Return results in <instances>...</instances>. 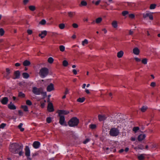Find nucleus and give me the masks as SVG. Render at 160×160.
Wrapping results in <instances>:
<instances>
[{
  "instance_id": "f257e3e1",
  "label": "nucleus",
  "mask_w": 160,
  "mask_h": 160,
  "mask_svg": "<svg viewBox=\"0 0 160 160\" xmlns=\"http://www.w3.org/2000/svg\"><path fill=\"white\" fill-rule=\"evenodd\" d=\"M23 146L21 144L17 143H13L10 146V151L13 153H18L20 150H22Z\"/></svg>"
},
{
  "instance_id": "f03ea898",
  "label": "nucleus",
  "mask_w": 160,
  "mask_h": 160,
  "mask_svg": "<svg viewBox=\"0 0 160 160\" xmlns=\"http://www.w3.org/2000/svg\"><path fill=\"white\" fill-rule=\"evenodd\" d=\"M57 113H58V116L60 118L59 123L61 125H63L65 123V117L63 115L68 114L69 113V112L65 110H60L58 111Z\"/></svg>"
},
{
  "instance_id": "7ed1b4c3",
  "label": "nucleus",
  "mask_w": 160,
  "mask_h": 160,
  "mask_svg": "<svg viewBox=\"0 0 160 160\" xmlns=\"http://www.w3.org/2000/svg\"><path fill=\"white\" fill-rule=\"evenodd\" d=\"M48 69L44 67L40 70L39 74L41 78H44L48 75Z\"/></svg>"
},
{
  "instance_id": "20e7f679",
  "label": "nucleus",
  "mask_w": 160,
  "mask_h": 160,
  "mask_svg": "<svg viewBox=\"0 0 160 160\" xmlns=\"http://www.w3.org/2000/svg\"><path fill=\"white\" fill-rule=\"evenodd\" d=\"M119 129L115 128H112L109 132V135L112 137H116L119 135Z\"/></svg>"
},
{
  "instance_id": "39448f33",
  "label": "nucleus",
  "mask_w": 160,
  "mask_h": 160,
  "mask_svg": "<svg viewBox=\"0 0 160 160\" xmlns=\"http://www.w3.org/2000/svg\"><path fill=\"white\" fill-rule=\"evenodd\" d=\"M79 122V119L76 117L71 118V127H75L78 126Z\"/></svg>"
},
{
  "instance_id": "423d86ee",
  "label": "nucleus",
  "mask_w": 160,
  "mask_h": 160,
  "mask_svg": "<svg viewBox=\"0 0 160 160\" xmlns=\"http://www.w3.org/2000/svg\"><path fill=\"white\" fill-rule=\"evenodd\" d=\"M42 88H38L36 87H33L32 88V92L35 95H40L42 92Z\"/></svg>"
},
{
  "instance_id": "0eeeda50",
  "label": "nucleus",
  "mask_w": 160,
  "mask_h": 160,
  "mask_svg": "<svg viewBox=\"0 0 160 160\" xmlns=\"http://www.w3.org/2000/svg\"><path fill=\"white\" fill-rule=\"evenodd\" d=\"M98 117V120L100 122L104 121L107 118L106 116L104 114H99Z\"/></svg>"
},
{
  "instance_id": "6e6552de",
  "label": "nucleus",
  "mask_w": 160,
  "mask_h": 160,
  "mask_svg": "<svg viewBox=\"0 0 160 160\" xmlns=\"http://www.w3.org/2000/svg\"><path fill=\"white\" fill-rule=\"evenodd\" d=\"M47 109L49 112H52L54 111V109L53 104L52 103L49 102L48 106Z\"/></svg>"
},
{
  "instance_id": "1a4fd4ad",
  "label": "nucleus",
  "mask_w": 160,
  "mask_h": 160,
  "mask_svg": "<svg viewBox=\"0 0 160 160\" xmlns=\"http://www.w3.org/2000/svg\"><path fill=\"white\" fill-rule=\"evenodd\" d=\"M25 154L27 157H29L30 156V151L28 146H26L25 148Z\"/></svg>"
},
{
  "instance_id": "9d476101",
  "label": "nucleus",
  "mask_w": 160,
  "mask_h": 160,
  "mask_svg": "<svg viewBox=\"0 0 160 160\" xmlns=\"http://www.w3.org/2000/svg\"><path fill=\"white\" fill-rule=\"evenodd\" d=\"M40 143L38 141H34L32 144L33 147L35 149L38 148L40 146Z\"/></svg>"
},
{
  "instance_id": "9b49d317",
  "label": "nucleus",
  "mask_w": 160,
  "mask_h": 160,
  "mask_svg": "<svg viewBox=\"0 0 160 160\" xmlns=\"http://www.w3.org/2000/svg\"><path fill=\"white\" fill-rule=\"evenodd\" d=\"M54 89L53 84L51 83L47 86V90L48 92H51Z\"/></svg>"
},
{
  "instance_id": "f8f14e48",
  "label": "nucleus",
  "mask_w": 160,
  "mask_h": 160,
  "mask_svg": "<svg viewBox=\"0 0 160 160\" xmlns=\"http://www.w3.org/2000/svg\"><path fill=\"white\" fill-rule=\"evenodd\" d=\"M146 136V135L145 134H140L138 137V140L139 141L141 142L145 138Z\"/></svg>"
},
{
  "instance_id": "ddd939ff",
  "label": "nucleus",
  "mask_w": 160,
  "mask_h": 160,
  "mask_svg": "<svg viewBox=\"0 0 160 160\" xmlns=\"http://www.w3.org/2000/svg\"><path fill=\"white\" fill-rule=\"evenodd\" d=\"M47 34V32L46 31L44 30L41 32V33H39L38 35L39 37H40L41 38H44L45 36Z\"/></svg>"
},
{
  "instance_id": "4468645a",
  "label": "nucleus",
  "mask_w": 160,
  "mask_h": 160,
  "mask_svg": "<svg viewBox=\"0 0 160 160\" xmlns=\"http://www.w3.org/2000/svg\"><path fill=\"white\" fill-rule=\"evenodd\" d=\"M145 154H139L137 156L139 160H144L145 158Z\"/></svg>"
},
{
  "instance_id": "2eb2a0df",
  "label": "nucleus",
  "mask_w": 160,
  "mask_h": 160,
  "mask_svg": "<svg viewBox=\"0 0 160 160\" xmlns=\"http://www.w3.org/2000/svg\"><path fill=\"white\" fill-rule=\"evenodd\" d=\"M133 53L136 55H138L139 54L140 50L137 47L133 49Z\"/></svg>"
},
{
  "instance_id": "dca6fc26",
  "label": "nucleus",
  "mask_w": 160,
  "mask_h": 160,
  "mask_svg": "<svg viewBox=\"0 0 160 160\" xmlns=\"http://www.w3.org/2000/svg\"><path fill=\"white\" fill-rule=\"evenodd\" d=\"M8 100V98L7 97H4L2 99L1 102L3 104L6 105L7 103Z\"/></svg>"
},
{
  "instance_id": "f3484780",
  "label": "nucleus",
  "mask_w": 160,
  "mask_h": 160,
  "mask_svg": "<svg viewBox=\"0 0 160 160\" xmlns=\"http://www.w3.org/2000/svg\"><path fill=\"white\" fill-rule=\"evenodd\" d=\"M8 108L11 110H15L16 109V107L12 102L8 104Z\"/></svg>"
},
{
  "instance_id": "a211bd4d",
  "label": "nucleus",
  "mask_w": 160,
  "mask_h": 160,
  "mask_svg": "<svg viewBox=\"0 0 160 160\" xmlns=\"http://www.w3.org/2000/svg\"><path fill=\"white\" fill-rule=\"evenodd\" d=\"M14 75L15 77L14 78V79L19 78L20 76V72L19 71H17L14 72Z\"/></svg>"
},
{
  "instance_id": "6ab92c4d",
  "label": "nucleus",
  "mask_w": 160,
  "mask_h": 160,
  "mask_svg": "<svg viewBox=\"0 0 160 160\" xmlns=\"http://www.w3.org/2000/svg\"><path fill=\"white\" fill-rule=\"evenodd\" d=\"M148 109V107L147 106H143L140 109L141 111L143 112H146Z\"/></svg>"
},
{
  "instance_id": "aec40b11",
  "label": "nucleus",
  "mask_w": 160,
  "mask_h": 160,
  "mask_svg": "<svg viewBox=\"0 0 160 160\" xmlns=\"http://www.w3.org/2000/svg\"><path fill=\"white\" fill-rule=\"evenodd\" d=\"M124 52L122 51H120L117 53V57L118 58H122L123 56Z\"/></svg>"
},
{
  "instance_id": "412c9836",
  "label": "nucleus",
  "mask_w": 160,
  "mask_h": 160,
  "mask_svg": "<svg viewBox=\"0 0 160 160\" xmlns=\"http://www.w3.org/2000/svg\"><path fill=\"white\" fill-rule=\"evenodd\" d=\"M112 25L114 28H116L118 27V23L116 21H113L112 23Z\"/></svg>"
},
{
  "instance_id": "4be33fe9",
  "label": "nucleus",
  "mask_w": 160,
  "mask_h": 160,
  "mask_svg": "<svg viewBox=\"0 0 160 160\" xmlns=\"http://www.w3.org/2000/svg\"><path fill=\"white\" fill-rule=\"evenodd\" d=\"M30 61L28 60H26L23 62V65L25 66H28L30 65Z\"/></svg>"
},
{
  "instance_id": "5701e85b",
  "label": "nucleus",
  "mask_w": 160,
  "mask_h": 160,
  "mask_svg": "<svg viewBox=\"0 0 160 160\" xmlns=\"http://www.w3.org/2000/svg\"><path fill=\"white\" fill-rule=\"evenodd\" d=\"M22 76L24 78L27 79L29 77V75L27 72H23L22 73Z\"/></svg>"
},
{
  "instance_id": "b1692460",
  "label": "nucleus",
  "mask_w": 160,
  "mask_h": 160,
  "mask_svg": "<svg viewBox=\"0 0 160 160\" xmlns=\"http://www.w3.org/2000/svg\"><path fill=\"white\" fill-rule=\"evenodd\" d=\"M22 125L23 124L22 123H21L19 124L18 126V128L20 130V131L21 132L23 131L24 130V128H22Z\"/></svg>"
},
{
  "instance_id": "393cba45",
  "label": "nucleus",
  "mask_w": 160,
  "mask_h": 160,
  "mask_svg": "<svg viewBox=\"0 0 160 160\" xmlns=\"http://www.w3.org/2000/svg\"><path fill=\"white\" fill-rule=\"evenodd\" d=\"M87 2L85 1H82L81 2L80 4V6H87Z\"/></svg>"
},
{
  "instance_id": "a878e982",
  "label": "nucleus",
  "mask_w": 160,
  "mask_h": 160,
  "mask_svg": "<svg viewBox=\"0 0 160 160\" xmlns=\"http://www.w3.org/2000/svg\"><path fill=\"white\" fill-rule=\"evenodd\" d=\"M158 146V144L156 143H152L151 145V149H153L155 148H157Z\"/></svg>"
},
{
  "instance_id": "bb28decb",
  "label": "nucleus",
  "mask_w": 160,
  "mask_h": 160,
  "mask_svg": "<svg viewBox=\"0 0 160 160\" xmlns=\"http://www.w3.org/2000/svg\"><path fill=\"white\" fill-rule=\"evenodd\" d=\"M102 18L101 17H99V18H97L96 19L95 21H96V22L98 24V23H100L102 22Z\"/></svg>"
},
{
  "instance_id": "cd10ccee",
  "label": "nucleus",
  "mask_w": 160,
  "mask_h": 160,
  "mask_svg": "<svg viewBox=\"0 0 160 160\" xmlns=\"http://www.w3.org/2000/svg\"><path fill=\"white\" fill-rule=\"evenodd\" d=\"M85 99V98L84 97L79 98L77 99V101L80 102H82L84 101Z\"/></svg>"
},
{
  "instance_id": "c85d7f7f",
  "label": "nucleus",
  "mask_w": 160,
  "mask_h": 160,
  "mask_svg": "<svg viewBox=\"0 0 160 160\" xmlns=\"http://www.w3.org/2000/svg\"><path fill=\"white\" fill-rule=\"evenodd\" d=\"M21 107L24 111L27 112L28 111V108L27 106L26 105H22Z\"/></svg>"
},
{
  "instance_id": "c756f323",
  "label": "nucleus",
  "mask_w": 160,
  "mask_h": 160,
  "mask_svg": "<svg viewBox=\"0 0 160 160\" xmlns=\"http://www.w3.org/2000/svg\"><path fill=\"white\" fill-rule=\"evenodd\" d=\"M29 8L31 11H33L36 9V7L34 6L31 5L29 7Z\"/></svg>"
},
{
  "instance_id": "7c9ffc66",
  "label": "nucleus",
  "mask_w": 160,
  "mask_h": 160,
  "mask_svg": "<svg viewBox=\"0 0 160 160\" xmlns=\"http://www.w3.org/2000/svg\"><path fill=\"white\" fill-rule=\"evenodd\" d=\"M139 129V128L138 127H134L132 129V131L134 133H136L137 132Z\"/></svg>"
},
{
  "instance_id": "2f4dec72",
  "label": "nucleus",
  "mask_w": 160,
  "mask_h": 160,
  "mask_svg": "<svg viewBox=\"0 0 160 160\" xmlns=\"http://www.w3.org/2000/svg\"><path fill=\"white\" fill-rule=\"evenodd\" d=\"M88 43V40L85 39L84 41H82V45L83 46H84L85 45H87Z\"/></svg>"
},
{
  "instance_id": "473e14b6",
  "label": "nucleus",
  "mask_w": 160,
  "mask_h": 160,
  "mask_svg": "<svg viewBox=\"0 0 160 160\" xmlns=\"http://www.w3.org/2000/svg\"><path fill=\"white\" fill-rule=\"evenodd\" d=\"M148 60L147 58H143L142 60V62L144 64H146L147 63Z\"/></svg>"
},
{
  "instance_id": "72a5a7b5",
  "label": "nucleus",
  "mask_w": 160,
  "mask_h": 160,
  "mask_svg": "<svg viewBox=\"0 0 160 160\" xmlns=\"http://www.w3.org/2000/svg\"><path fill=\"white\" fill-rule=\"evenodd\" d=\"M54 61L52 57H49L48 59V62L50 63H52Z\"/></svg>"
},
{
  "instance_id": "f704fd0d",
  "label": "nucleus",
  "mask_w": 160,
  "mask_h": 160,
  "mask_svg": "<svg viewBox=\"0 0 160 160\" xmlns=\"http://www.w3.org/2000/svg\"><path fill=\"white\" fill-rule=\"evenodd\" d=\"M156 5L155 4H151L150 7V8L151 9H154L155 8Z\"/></svg>"
},
{
  "instance_id": "c9c22d12",
  "label": "nucleus",
  "mask_w": 160,
  "mask_h": 160,
  "mask_svg": "<svg viewBox=\"0 0 160 160\" xmlns=\"http://www.w3.org/2000/svg\"><path fill=\"white\" fill-rule=\"evenodd\" d=\"M65 47L63 45H60L59 46L60 50L61 52H63L65 50Z\"/></svg>"
},
{
  "instance_id": "e433bc0d",
  "label": "nucleus",
  "mask_w": 160,
  "mask_h": 160,
  "mask_svg": "<svg viewBox=\"0 0 160 160\" xmlns=\"http://www.w3.org/2000/svg\"><path fill=\"white\" fill-rule=\"evenodd\" d=\"M26 104L29 106H31L32 104V103L31 101L29 100H28L26 101Z\"/></svg>"
},
{
  "instance_id": "4c0bfd02",
  "label": "nucleus",
  "mask_w": 160,
  "mask_h": 160,
  "mask_svg": "<svg viewBox=\"0 0 160 160\" xmlns=\"http://www.w3.org/2000/svg\"><path fill=\"white\" fill-rule=\"evenodd\" d=\"M18 96L24 98L25 97V95L24 93H22V92H19L18 93Z\"/></svg>"
},
{
  "instance_id": "58836bf2",
  "label": "nucleus",
  "mask_w": 160,
  "mask_h": 160,
  "mask_svg": "<svg viewBox=\"0 0 160 160\" xmlns=\"http://www.w3.org/2000/svg\"><path fill=\"white\" fill-rule=\"evenodd\" d=\"M51 118L50 117H48L46 118L47 122L48 123H51Z\"/></svg>"
},
{
  "instance_id": "ea45409f",
  "label": "nucleus",
  "mask_w": 160,
  "mask_h": 160,
  "mask_svg": "<svg viewBox=\"0 0 160 160\" xmlns=\"http://www.w3.org/2000/svg\"><path fill=\"white\" fill-rule=\"evenodd\" d=\"M68 64V62L66 60H64L63 62V65L64 67H66Z\"/></svg>"
},
{
  "instance_id": "a19ab883",
  "label": "nucleus",
  "mask_w": 160,
  "mask_h": 160,
  "mask_svg": "<svg viewBox=\"0 0 160 160\" xmlns=\"http://www.w3.org/2000/svg\"><path fill=\"white\" fill-rule=\"evenodd\" d=\"M128 13L129 12L128 11H124L122 12V14L123 16H125L126 15L128 14Z\"/></svg>"
},
{
  "instance_id": "79ce46f5",
  "label": "nucleus",
  "mask_w": 160,
  "mask_h": 160,
  "mask_svg": "<svg viewBox=\"0 0 160 160\" xmlns=\"http://www.w3.org/2000/svg\"><path fill=\"white\" fill-rule=\"evenodd\" d=\"M59 28L61 29H63L65 27V25L63 23H61L59 25Z\"/></svg>"
},
{
  "instance_id": "37998d69",
  "label": "nucleus",
  "mask_w": 160,
  "mask_h": 160,
  "mask_svg": "<svg viewBox=\"0 0 160 160\" xmlns=\"http://www.w3.org/2000/svg\"><path fill=\"white\" fill-rule=\"evenodd\" d=\"M4 33V31L3 29L1 28L0 29V34L1 36H2Z\"/></svg>"
},
{
  "instance_id": "c03bdc74",
  "label": "nucleus",
  "mask_w": 160,
  "mask_h": 160,
  "mask_svg": "<svg viewBox=\"0 0 160 160\" xmlns=\"http://www.w3.org/2000/svg\"><path fill=\"white\" fill-rule=\"evenodd\" d=\"M90 127L92 129H94L96 128V126L95 124H91L90 125Z\"/></svg>"
},
{
  "instance_id": "a18cd8bd",
  "label": "nucleus",
  "mask_w": 160,
  "mask_h": 160,
  "mask_svg": "<svg viewBox=\"0 0 160 160\" xmlns=\"http://www.w3.org/2000/svg\"><path fill=\"white\" fill-rule=\"evenodd\" d=\"M46 23V21L44 19L42 20L40 22V23L42 25H44Z\"/></svg>"
},
{
  "instance_id": "49530a36",
  "label": "nucleus",
  "mask_w": 160,
  "mask_h": 160,
  "mask_svg": "<svg viewBox=\"0 0 160 160\" xmlns=\"http://www.w3.org/2000/svg\"><path fill=\"white\" fill-rule=\"evenodd\" d=\"M150 14V13H147L146 14H143V17L144 18H145L147 17H148L149 16V15Z\"/></svg>"
},
{
  "instance_id": "de8ad7c7",
  "label": "nucleus",
  "mask_w": 160,
  "mask_h": 160,
  "mask_svg": "<svg viewBox=\"0 0 160 160\" xmlns=\"http://www.w3.org/2000/svg\"><path fill=\"white\" fill-rule=\"evenodd\" d=\"M6 72H7V74L8 76L9 75L10 73V70L8 68H6Z\"/></svg>"
},
{
  "instance_id": "09e8293b",
  "label": "nucleus",
  "mask_w": 160,
  "mask_h": 160,
  "mask_svg": "<svg viewBox=\"0 0 160 160\" xmlns=\"http://www.w3.org/2000/svg\"><path fill=\"white\" fill-rule=\"evenodd\" d=\"M6 126V124L4 123H2L0 125V128H4L5 126Z\"/></svg>"
},
{
  "instance_id": "8fccbe9b",
  "label": "nucleus",
  "mask_w": 160,
  "mask_h": 160,
  "mask_svg": "<svg viewBox=\"0 0 160 160\" xmlns=\"http://www.w3.org/2000/svg\"><path fill=\"white\" fill-rule=\"evenodd\" d=\"M72 72L75 75H76L77 74V71L76 69H72Z\"/></svg>"
},
{
  "instance_id": "3c124183",
  "label": "nucleus",
  "mask_w": 160,
  "mask_h": 160,
  "mask_svg": "<svg viewBox=\"0 0 160 160\" xmlns=\"http://www.w3.org/2000/svg\"><path fill=\"white\" fill-rule=\"evenodd\" d=\"M90 140V139L89 138H88L86 139L85 141H83V143L84 144H86L88 142H89Z\"/></svg>"
},
{
  "instance_id": "603ef678",
  "label": "nucleus",
  "mask_w": 160,
  "mask_h": 160,
  "mask_svg": "<svg viewBox=\"0 0 160 160\" xmlns=\"http://www.w3.org/2000/svg\"><path fill=\"white\" fill-rule=\"evenodd\" d=\"M156 86V83L154 82H152L150 84V86L152 87H155Z\"/></svg>"
},
{
  "instance_id": "864d4df0",
  "label": "nucleus",
  "mask_w": 160,
  "mask_h": 160,
  "mask_svg": "<svg viewBox=\"0 0 160 160\" xmlns=\"http://www.w3.org/2000/svg\"><path fill=\"white\" fill-rule=\"evenodd\" d=\"M72 27L74 28H77L78 27V25L76 23H74L72 24Z\"/></svg>"
},
{
  "instance_id": "5fc2aeb1",
  "label": "nucleus",
  "mask_w": 160,
  "mask_h": 160,
  "mask_svg": "<svg viewBox=\"0 0 160 160\" xmlns=\"http://www.w3.org/2000/svg\"><path fill=\"white\" fill-rule=\"evenodd\" d=\"M55 6L56 7V8L58 9H60L61 8L60 6L59 5V4L58 3L56 4Z\"/></svg>"
},
{
  "instance_id": "6e6d98bb",
  "label": "nucleus",
  "mask_w": 160,
  "mask_h": 160,
  "mask_svg": "<svg viewBox=\"0 0 160 160\" xmlns=\"http://www.w3.org/2000/svg\"><path fill=\"white\" fill-rule=\"evenodd\" d=\"M138 149L142 150L143 149V146L142 145H139L138 146Z\"/></svg>"
},
{
  "instance_id": "4d7b16f0",
  "label": "nucleus",
  "mask_w": 160,
  "mask_h": 160,
  "mask_svg": "<svg viewBox=\"0 0 160 160\" xmlns=\"http://www.w3.org/2000/svg\"><path fill=\"white\" fill-rule=\"evenodd\" d=\"M148 17H149L150 19L151 20H153V16L152 15L151 13H150V14H149Z\"/></svg>"
},
{
  "instance_id": "13d9d810",
  "label": "nucleus",
  "mask_w": 160,
  "mask_h": 160,
  "mask_svg": "<svg viewBox=\"0 0 160 160\" xmlns=\"http://www.w3.org/2000/svg\"><path fill=\"white\" fill-rule=\"evenodd\" d=\"M129 16L130 18H133L135 17V15L133 14H129Z\"/></svg>"
},
{
  "instance_id": "bf43d9fd",
  "label": "nucleus",
  "mask_w": 160,
  "mask_h": 160,
  "mask_svg": "<svg viewBox=\"0 0 160 160\" xmlns=\"http://www.w3.org/2000/svg\"><path fill=\"white\" fill-rule=\"evenodd\" d=\"M23 152H22V150H20L19 152H18V153L19 155L20 156H21L22 155Z\"/></svg>"
},
{
  "instance_id": "052dcab7",
  "label": "nucleus",
  "mask_w": 160,
  "mask_h": 160,
  "mask_svg": "<svg viewBox=\"0 0 160 160\" xmlns=\"http://www.w3.org/2000/svg\"><path fill=\"white\" fill-rule=\"evenodd\" d=\"M27 32L29 35H31L32 33V31L30 29H28L27 30Z\"/></svg>"
},
{
  "instance_id": "680f3d73",
  "label": "nucleus",
  "mask_w": 160,
  "mask_h": 160,
  "mask_svg": "<svg viewBox=\"0 0 160 160\" xmlns=\"http://www.w3.org/2000/svg\"><path fill=\"white\" fill-rule=\"evenodd\" d=\"M42 95L44 97H46L47 96V93L46 92H42H42L41 93Z\"/></svg>"
},
{
  "instance_id": "e2e57ef3",
  "label": "nucleus",
  "mask_w": 160,
  "mask_h": 160,
  "mask_svg": "<svg viewBox=\"0 0 160 160\" xmlns=\"http://www.w3.org/2000/svg\"><path fill=\"white\" fill-rule=\"evenodd\" d=\"M29 2V0H23V3L24 5H26Z\"/></svg>"
},
{
  "instance_id": "0e129e2a",
  "label": "nucleus",
  "mask_w": 160,
  "mask_h": 160,
  "mask_svg": "<svg viewBox=\"0 0 160 160\" xmlns=\"http://www.w3.org/2000/svg\"><path fill=\"white\" fill-rule=\"evenodd\" d=\"M134 59L136 61L138 62H140L141 60L139 58H134Z\"/></svg>"
},
{
  "instance_id": "69168bd1",
  "label": "nucleus",
  "mask_w": 160,
  "mask_h": 160,
  "mask_svg": "<svg viewBox=\"0 0 160 160\" xmlns=\"http://www.w3.org/2000/svg\"><path fill=\"white\" fill-rule=\"evenodd\" d=\"M100 2L101 0H98V1L96 2L95 3V4L96 5H98L99 4V3Z\"/></svg>"
},
{
  "instance_id": "338daca9",
  "label": "nucleus",
  "mask_w": 160,
  "mask_h": 160,
  "mask_svg": "<svg viewBox=\"0 0 160 160\" xmlns=\"http://www.w3.org/2000/svg\"><path fill=\"white\" fill-rule=\"evenodd\" d=\"M18 112L20 115H22L23 114V112L21 110H19Z\"/></svg>"
},
{
  "instance_id": "774afa93",
  "label": "nucleus",
  "mask_w": 160,
  "mask_h": 160,
  "mask_svg": "<svg viewBox=\"0 0 160 160\" xmlns=\"http://www.w3.org/2000/svg\"><path fill=\"white\" fill-rule=\"evenodd\" d=\"M133 33V32L131 30H129V34L130 35H132Z\"/></svg>"
}]
</instances>
